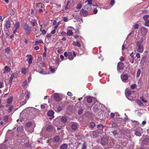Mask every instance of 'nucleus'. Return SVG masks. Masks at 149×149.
<instances>
[{
    "label": "nucleus",
    "instance_id": "nucleus-62",
    "mask_svg": "<svg viewBox=\"0 0 149 149\" xmlns=\"http://www.w3.org/2000/svg\"><path fill=\"white\" fill-rule=\"evenodd\" d=\"M31 122L28 123L26 125V126L27 127H30L31 125Z\"/></svg>",
    "mask_w": 149,
    "mask_h": 149
},
{
    "label": "nucleus",
    "instance_id": "nucleus-61",
    "mask_svg": "<svg viewBox=\"0 0 149 149\" xmlns=\"http://www.w3.org/2000/svg\"><path fill=\"white\" fill-rule=\"evenodd\" d=\"M139 27V26L137 24H136L134 26V29H137Z\"/></svg>",
    "mask_w": 149,
    "mask_h": 149
},
{
    "label": "nucleus",
    "instance_id": "nucleus-47",
    "mask_svg": "<svg viewBox=\"0 0 149 149\" xmlns=\"http://www.w3.org/2000/svg\"><path fill=\"white\" fill-rule=\"evenodd\" d=\"M49 69L50 71L54 73L55 71V69L54 68H53L52 66H50L49 67Z\"/></svg>",
    "mask_w": 149,
    "mask_h": 149
},
{
    "label": "nucleus",
    "instance_id": "nucleus-52",
    "mask_svg": "<svg viewBox=\"0 0 149 149\" xmlns=\"http://www.w3.org/2000/svg\"><path fill=\"white\" fill-rule=\"evenodd\" d=\"M140 99L144 103L147 102V101L146 100H145L143 97H141Z\"/></svg>",
    "mask_w": 149,
    "mask_h": 149
},
{
    "label": "nucleus",
    "instance_id": "nucleus-11",
    "mask_svg": "<svg viewBox=\"0 0 149 149\" xmlns=\"http://www.w3.org/2000/svg\"><path fill=\"white\" fill-rule=\"evenodd\" d=\"M78 126L79 125L77 123H74L71 124L70 128L73 131H75Z\"/></svg>",
    "mask_w": 149,
    "mask_h": 149
},
{
    "label": "nucleus",
    "instance_id": "nucleus-29",
    "mask_svg": "<svg viewBox=\"0 0 149 149\" xmlns=\"http://www.w3.org/2000/svg\"><path fill=\"white\" fill-rule=\"evenodd\" d=\"M61 121L64 123H66L67 121V119L65 117H62L61 119Z\"/></svg>",
    "mask_w": 149,
    "mask_h": 149
},
{
    "label": "nucleus",
    "instance_id": "nucleus-13",
    "mask_svg": "<svg viewBox=\"0 0 149 149\" xmlns=\"http://www.w3.org/2000/svg\"><path fill=\"white\" fill-rule=\"evenodd\" d=\"M147 57V56L146 54H145L143 55V57L141 59L140 63L141 64H142L143 65H144V63L146 61Z\"/></svg>",
    "mask_w": 149,
    "mask_h": 149
},
{
    "label": "nucleus",
    "instance_id": "nucleus-10",
    "mask_svg": "<svg viewBox=\"0 0 149 149\" xmlns=\"http://www.w3.org/2000/svg\"><path fill=\"white\" fill-rule=\"evenodd\" d=\"M26 57L28 58L27 60H28L29 64L30 65L32 63V61L33 58V57L30 54L27 55Z\"/></svg>",
    "mask_w": 149,
    "mask_h": 149
},
{
    "label": "nucleus",
    "instance_id": "nucleus-39",
    "mask_svg": "<svg viewBox=\"0 0 149 149\" xmlns=\"http://www.w3.org/2000/svg\"><path fill=\"white\" fill-rule=\"evenodd\" d=\"M92 99L91 97H88L87 99V101L88 103H91L92 102Z\"/></svg>",
    "mask_w": 149,
    "mask_h": 149
},
{
    "label": "nucleus",
    "instance_id": "nucleus-3",
    "mask_svg": "<svg viewBox=\"0 0 149 149\" xmlns=\"http://www.w3.org/2000/svg\"><path fill=\"white\" fill-rule=\"evenodd\" d=\"M31 24L34 29V31L36 32L38 30V28L37 26L38 25L36 21L35 20H33L31 22Z\"/></svg>",
    "mask_w": 149,
    "mask_h": 149
},
{
    "label": "nucleus",
    "instance_id": "nucleus-32",
    "mask_svg": "<svg viewBox=\"0 0 149 149\" xmlns=\"http://www.w3.org/2000/svg\"><path fill=\"white\" fill-rule=\"evenodd\" d=\"M43 43L42 41L41 40H35V45H36L39 43L42 44Z\"/></svg>",
    "mask_w": 149,
    "mask_h": 149
},
{
    "label": "nucleus",
    "instance_id": "nucleus-57",
    "mask_svg": "<svg viewBox=\"0 0 149 149\" xmlns=\"http://www.w3.org/2000/svg\"><path fill=\"white\" fill-rule=\"evenodd\" d=\"M115 3V1L114 0H111V1L110 4L111 6H113Z\"/></svg>",
    "mask_w": 149,
    "mask_h": 149
},
{
    "label": "nucleus",
    "instance_id": "nucleus-31",
    "mask_svg": "<svg viewBox=\"0 0 149 149\" xmlns=\"http://www.w3.org/2000/svg\"><path fill=\"white\" fill-rule=\"evenodd\" d=\"M20 26V24L19 23V22H17L15 23L14 27L16 29H18Z\"/></svg>",
    "mask_w": 149,
    "mask_h": 149
},
{
    "label": "nucleus",
    "instance_id": "nucleus-58",
    "mask_svg": "<svg viewBox=\"0 0 149 149\" xmlns=\"http://www.w3.org/2000/svg\"><path fill=\"white\" fill-rule=\"evenodd\" d=\"M40 31H42V33L43 35H45L46 33V31L45 30H41V28L40 29Z\"/></svg>",
    "mask_w": 149,
    "mask_h": 149
},
{
    "label": "nucleus",
    "instance_id": "nucleus-5",
    "mask_svg": "<svg viewBox=\"0 0 149 149\" xmlns=\"http://www.w3.org/2000/svg\"><path fill=\"white\" fill-rule=\"evenodd\" d=\"M137 46H138L137 51L140 53H142L143 51V47L141 45V43L138 42L137 43Z\"/></svg>",
    "mask_w": 149,
    "mask_h": 149
},
{
    "label": "nucleus",
    "instance_id": "nucleus-38",
    "mask_svg": "<svg viewBox=\"0 0 149 149\" xmlns=\"http://www.w3.org/2000/svg\"><path fill=\"white\" fill-rule=\"evenodd\" d=\"M141 70H140V69H139L137 70V72L136 75V76L137 77H139L140 75L141 74Z\"/></svg>",
    "mask_w": 149,
    "mask_h": 149
},
{
    "label": "nucleus",
    "instance_id": "nucleus-9",
    "mask_svg": "<svg viewBox=\"0 0 149 149\" xmlns=\"http://www.w3.org/2000/svg\"><path fill=\"white\" fill-rule=\"evenodd\" d=\"M124 68V64L123 63L121 62H119L117 66V69L118 71H119L120 70H122Z\"/></svg>",
    "mask_w": 149,
    "mask_h": 149
},
{
    "label": "nucleus",
    "instance_id": "nucleus-55",
    "mask_svg": "<svg viewBox=\"0 0 149 149\" xmlns=\"http://www.w3.org/2000/svg\"><path fill=\"white\" fill-rule=\"evenodd\" d=\"M136 85L135 84H133L131 85V88L134 89H135Z\"/></svg>",
    "mask_w": 149,
    "mask_h": 149
},
{
    "label": "nucleus",
    "instance_id": "nucleus-56",
    "mask_svg": "<svg viewBox=\"0 0 149 149\" xmlns=\"http://www.w3.org/2000/svg\"><path fill=\"white\" fill-rule=\"evenodd\" d=\"M112 132L114 136L117 134V131L116 130H114V131H112Z\"/></svg>",
    "mask_w": 149,
    "mask_h": 149
},
{
    "label": "nucleus",
    "instance_id": "nucleus-7",
    "mask_svg": "<svg viewBox=\"0 0 149 149\" xmlns=\"http://www.w3.org/2000/svg\"><path fill=\"white\" fill-rule=\"evenodd\" d=\"M124 147V145L120 141L118 142L116 145V149H121L123 148Z\"/></svg>",
    "mask_w": 149,
    "mask_h": 149
},
{
    "label": "nucleus",
    "instance_id": "nucleus-46",
    "mask_svg": "<svg viewBox=\"0 0 149 149\" xmlns=\"http://www.w3.org/2000/svg\"><path fill=\"white\" fill-rule=\"evenodd\" d=\"M5 52L7 53L8 54L10 53V49L9 47H8L7 48L5 49Z\"/></svg>",
    "mask_w": 149,
    "mask_h": 149
},
{
    "label": "nucleus",
    "instance_id": "nucleus-15",
    "mask_svg": "<svg viewBox=\"0 0 149 149\" xmlns=\"http://www.w3.org/2000/svg\"><path fill=\"white\" fill-rule=\"evenodd\" d=\"M91 5H85L84 6V9L89 12L92 9Z\"/></svg>",
    "mask_w": 149,
    "mask_h": 149
},
{
    "label": "nucleus",
    "instance_id": "nucleus-44",
    "mask_svg": "<svg viewBox=\"0 0 149 149\" xmlns=\"http://www.w3.org/2000/svg\"><path fill=\"white\" fill-rule=\"evenodd\" d=\"M86 142H84L82 145V149H86Z\"/></svg>",
    "mask_w": 149,
    "mask_h": 149
},
{
    "label": "nucleus",
    "instance_id": "nucleus-51",
    "mask_svg": "<svg viewBox=\"0 0 149 149\" xmlns=\"http://www.w3.org/2000/svg\"><path fill=\"white\" fill-rule=\"evenodd\" d=\"M27 80H25L23 82L22 85L23 87H24L27 85Z\"/></svg>",
    "mask_w": 149,
    "mask_h": 149
},
{
    "label": "nucleus",
    "instance_id": "nucleus-40",
    "mask_svg": "<svg viewBox=\"0 0 149 149\" xmlns=\"http://www.w3.org/2000/svg\"><path fill=\"white\" fill-rule=\"evenodd\" d=\"M137 104L140 106H143V103L141 102V100H138L136 102Z\"/></svg>",
    "mask_w": 149,
    "mask_h": 149
},
{
    "label": "nucleus",
    "instance_id": "nucleus-26",
    "mask_svg": "<svg viewBox=\"0 0 149 149\" xmlns=\"http://www.w3.org/2000/svg\"><path fill=\"white\" fill-rule=\"evenodd\" d=\"M53 129V127L51 125H49L46 128V130L49 132L51 131Z\"/></svg>",
    "mask_w": 149,
    "mask_h": 149
},
{
    "label": "nucleus",
    "instance_id": "nucleus-8",
    "mask_svg": "<svg viewBox=\"0 0 149 149\" xmlns=\"http://www.w3.org/2000/svg\"><path fill=\"white\" fill-rule=\"evenodd\" d=\"M108 139L105 138H103L101 140L100 143L102 146H107V144H108Z\"/></svg>",
    "mask_w": 149,
    "mask_h": 149
},
{
    "label": "nucleus",
    "instance_id": "nucleus-48",
    "mask_svg": "<svg viewBox=\"0 0 149 149\" xmlns=\"http://www.w3.org/2000/svg\"><path fill=\"white\" fill-rule=\"evenodd\" d=\"M149 17L148 15H146L143 16V18L144 20H146Z\"/></svg>",
    "mask_w": 149,
    "mask_h": 149
},
{
    "label": "nucleus",
    "instance_id": "nucleus-54",
    "mask_svg": "<svg viewBox=\"0 0 149 149\" xmlns=\"http://www.w3.org/2000/svg\"><path fill=\"white\" fill-rule=\"evenodd\" d=\"M62 19L65 22H66L68 21V17H63Z\"/></svg>",
    "mask_w": 149,
    "mask_h": 149
},
{
    "label": "nucleus",
    "instance_id": "nucleus-23",
    "mask_svg": "<svg viewBox=\"0 0 149 149\" xmlns=\"http://www.w3.org/2000/svg\"><path fill=\"white\" fill-rule=\"evenodd\" d=\"M14 73H12L11 74L10 77L9 81V83L10 84V85H11L12 84V80L14 78Z\"/></svg>",
    "mask_w": 149,
    "mask_h": 149
},
{
    "label": "nucleus",
    "instance_id": "nucleus-45",
    "mask_svg": "<svg viewBox=\"0 0 149 149\" xmlns=\"http://www.w3.org/2000/svg\"><path fill=\"white\" fill-rule=\"evenodd\" d=\"M8 116H4L3 118V120L6 123H7L8 121Z\"/></svg>",
    "mask_w": 149,
    "mask_h": 149
},
{
    "label": "nucleus",
    "instance_id": "nucleus-53",
    "mask_svg": "<svg viewBox=\"0 0 149 149\" xmlns=\"http://www.w3.org/2000/svg\"><path fill=\"white\" fill-rule=\"evenodd\" d=\"M135 134L136 136H140L141 135V133L140 132L138 131H136L135 132Z\"/></svg>",
    "mask_w": 149,
    "mask_h": 149
},
{
    "label": "nucleus",
    "instance_id": "nucleus-43",
    "mask_svg": "<svg viewBox=\"0 0 149 149\" xmlns=\"http://www.w3.org/2000/svg\"><path fill=\"white\" fill-rule=\"evenodd\" d=\"M92 0H87L85 2L88 3L86 5H92Z\"/></svg>",
    "mask_w": 149,
    "mask_h": 149
},
{
    "label": "nucleus",
    "instance_id": "nucleus-36",
    "mask_svg": "<svg viewBox=\"0 0 149 149\" xmlns=\"http://www.w3.org/2000/svg\"><path fill=\"white\" fill-rule=\"evenodd\" d=\"M42 4L41 3H38L36 4V6L37 8H42Z\"/></svg>",
    "mask_w": 149,
    "mask_h": 149
},
{
    "label": "nucleus",
    "instance_id": "nucleus-63",
    "mask_svg": "<svg viewBox=\"0 0 149 149\" xmlns=\"http://www.w3.org/2000/svg\"><path fill=\"white\" fill-rule=\"evenodd\" d=\"M57 59L56 60V61L55 62V64L56 65H59V59L58 58H57Z\"/></svg>",
    "mask_w": 149,
    "mask_h": 149
},
{
    "label": "nucleus",
    "instance_id": "nucleus-49",
    "mask_svg": "<svg viewBox=\"0 0 149 149\" xmlns=\"http://www.w3.org/2000/svg\"><path fill=\"white\" fill-rule=\"evenodd\" d=\"M14 108V106L13 105H11L9 107L8 110L9 112H11Z\"/></svg>",
    "mask_w": 149,
    "mask_h": 149
},
{
    "label": "nucleus",
    "instance_id": "nucleus-41",
    "mask_svg": "<svg viewBox=\"0 0 149 149\" xmlns=\"http://www.w3.org/2000/svg\"><path fill=\"white\" fill-rule=\"evenodd\" d=\"M144 25L147 27H149V20L148 19L146 20L145 22Z\"/></svg>",
    "mask_w": 149,
    "mask_h": 149
},
{
    "label": "nucleus",
    "instance_id": "nucleus-6",
    "mask_svg": "<svg viewBox=\"0 0 149 149\" xmlns=\"http://www.w3.org/2000/svg\"><path fill=\"white\" fill-rule=\"evenodd\" d=\"M114 144V140L110 139L108 141V144H107V147L108 148H112Z\"/></svg>",
    "mask_w": 149,
    "mask_h": 149
},
{
    "label": "nucleus",
    "instance_id": "nucleus-35",
    "mask_svg": "<svg viewBox=\"0 0 149 149\" xmlns=\"http://www.w3.org/2000/svg\"><path fill=\"white\" fill-rule=\"evenodd\" d=\"M68 146L66 144H62L60 147L61 149H66L67 148Z\"/></svg>",
    "mask_w": 149,
    "mask_h": 149
},
{
    "label": "nucleus",
    "instance_id": "nucleus-64",
    "mask_svg": "<svg viewBox=\"0 0 149 149\" xmlns=\"http://www.w3.org/2000/svg\"><path fill=\"white\" fill-rule=\"evenodd\" d=\"M67 94L69 96L71 97L72 96V93L70 92H67Z\"/></svg>",
    "mask_w": 149,
    "mask_h": 149
},
{
    "label": "nucleus",
    "instance_id": "nucleus-42",
    "mask_svg": "<svg viewBox=\"0 0 149 149\" xmlns=\"http://www.w3.org/2000/svg\"><path fill=\"white\" fill-rule=\"evenodd\" d=\"M21 72L23 74H25L27 72L26 69L25 68H22V69Z\"/></svg>",
    "mask_w": 149,
    "mask_h": 149
},
{
    "label": "nucleus",
    "instance_id": "nucleus-16",
    "mask_svg": "<svg viewBox=\"0 0 149 149\" xmlns=\"http://www.w3.org/2000/svg\"><path fill=\"white\" fill-rule=\"evenodd\" d=\"M121 77L122 80L123 81L125 82L127 80L128 78V77L127 74H124L123 75H121Z\"/></svg>",
    "mask_w": 149,
    "mask_h": 149
},
{
    "label": "nucleus",
    "instance_id": "nucleus-4",
    "mask_svg": "<svg viewBox=\"0 0 149 149\" xmlns=\"http://www.w3.org/2000/svg\"><path fill=\"white\" fill-rule=\"evenodd\" d=\"M39 110L35 108H31L29 110V112L30 114L36 115L39 111Z\"/></svg>",
    "mask_w": 149,
    "mask_h": 149
},
{
    "label": "nucleus",
    "instance_id": "nucleus-19",
    "mask_svg": "<svg viewBox=\"0 0 149 149\" xmlns=\"http://www.w3.org/2000/svg\"><path fill=\"white\" fill-rule=\"evenodd\" d=\"M54 113V111L52 110H49L48 111L47 113V115L49 116H52L53 118H54V117L53 115Z\"/></svg>",
    "mask_w": 149,
    "mask_h": 149
},
{
    "label": "nucleus",
    "instance_id": "nucleus-17",
    "mask_svg": "<svg viewBox=\"0 0 149 149\" xmlns=\"http://www.w3.org/2000/svg\"><path fill=\"white\" fill-rule=\"evenodd\" d=\"M92 134L94 137H97L99 134V132L98 130L93 131L92 132Z\"/></svg>",
    "mask_w": 149,
    "mask_h": 149
},
{
    "label": "nucleus",
    "instance_id": "nucleus-12",
    "mask_svg": "<svg viewBox=\"0 0 149 149\" xmlns=\"http://www.w3.org/2000/svg\"><path fill=\"white\" fill-rule=\"evenodd\" d=\"M81 14L84 17L87 16L88 15H89V12L86 10H84L82 9L81 10Z\"/></svg>",
    "mask_w": 149,
    "mask_h": 149
},
{
    "label": "nucleus",
    "instance_id": "nucleus-50",
    "mask_svg": "<svg viewBox=\"0 0 149 149\" xmlns=\"http://www.w3.org/2000/svg\"><path fill=\"white\" fill-rule=\"evenodd\" d=\"M82 5L81 4L79 3L77 4L76 8L77 9H80L81 8Z\"/></svg>",
    "mask_w": 149,
    "mask_h": 149
},
{
    "label": "nucleus",
    "instance_id": "nucleus-25",
    "mask_svg": "<svg viewBox=\"0 0 149 149\" xmlns=\"http://www.w3.org/2000/svg\"><path fill=\"white\" fill-rule=\"evenodd\" d=\"M60 140V138L58 136H56L54 139V142H58Z\"/></svg>",
    "mask_w": 149,
    "mask_h": 149
},
{
    "label": "nucleus",
    "instance_id": "nucleus-24",
    "mask_svg": "<svg viewBox=\"0 0 149 149\" xmlns=\"http://www.w3.org/2000/svg\"><path fill=\"white\" fill-rule=\"evenodd\" d=\"M24 130V129L22 126H20L17 127V132H22Z\"/></svg>",
    "mask_w": 149,
    "mask_h": 149
},
{
    "label": "nucleus",
    "instance_id": "nucleus-14",
    "mask_svg": "<svg viewBox=\"0 0 149 149\" xmlns=\"http://www.w3.org/2000/svg\"><path fill=\"white\" fill-rule=\"evenodd\" d=\"M53 95L54 99L57 102H59L61 100V99L60 97L58 94L55 93Z\"/></svg>",
    "mask_w": 149,
    "mask_h": 149
},
{
    "label": "nucleus",
    "instance_id": "nucleus-28",
    "mask_svg": "<svg viewBox=\"0 0 149 149\" xmlns=\"http://www.w3.org/2000/svg\"><path fill=\"white\" fill-rule=\"evenodd\" d=\"M66 34L68 36H71L72 35L73 33L72 31L69 29L68 30L67 32L66 33Z\"/></svg>",
    "mask_w": 149,
    "mask_h": 149
},
{
    "label": "nucleus",
    "instance_id": "nucleus-33",
    "mask_svg": "<svg viewBox=\"0 0 149 149\" xmlns=\"http://www.w3.org/2000/svg\"><path fill=\"white\" fill-rule=\"evenodd\" d=\"M13 99V97H10L8 98L7 101V102L8 104H10L12 102Z\"/></svg>",
    "mask_w": 149,
    "mask_h": 149
},
{
    "label": "nucleus",
    "instance_id": "nucleus-59",
    "mask_svg": "<svg viewBox=\"0 0 149 149\" xmlns=\"http://www.w3.org/2000/svg\"><path fill=\"white\" fill-rule=\"evenodd\" d=\"M115 114L113 113H112L110 115V117L111 118H113L114 117Z\"/></svg>",
    "mask_w": 149,
    "mask_h": 149
},
{
    "label": "nucleus",
    "instance_id": "nucleus-18",
    "mask_svg": "<svg viewBox=\"0 0 149 149\" xmlns=\"http://www.w3.org/2000/svg\"><path fill=\"white\" fill-rule=\"evenodd\" d=\"M5 27L6 29H8L11 27V24L9 20L6 21L5 24Z\"/></svg>",
    "mask_w": 149,
    "mask_h": 149
},
{
    "label": "nucleus",
    "instance_id": "nucleus-34",
    "mask_svg": "<svg viewBox=\"0 0 149 149\" xmlns=\"http://www.w3.org/2000/svg\"><path fill=\"white\" fill-rule=\"evenodd\" d=\"M97 128H99L100 129L102 130L104 127V126L102 124H100L97 125Z\"/></svg>",
    "mask_w": 149,
    "mask_h": 149
},
{
    "label": "nucleus",
    "instance_id": "nucleus-20",
    "mask_svg": "<svg viewBox=\"0 0 149 149\" xmlns=\"http://www.w3.org/2000/svg\"><path fill=\"white\" fill-rule=\"evenodd\" d=\"M68 58L70 60H72L74 59V57L72 52H68Z\"/></svg>",
    "mask_w": 149,
    "mask_h": 149
},
{
    "label": "nucleus",
    "instance_id": "nucleus-37",
    "mask_svg": "<svg viewBox=\"0 0 149 149\" xmlns=\"http://www.w3.org/2000/svg\"><path fill=\"white\" fill-rule=\"evenodd\" d=\"M6 145L3 143L0 144V149H6Z\"/></svg>",
    "mask_w": 149,
    "mask_h": 149
},
{
    "label": "nucleus",
    "instance_id": "nucleus-1",
    "mask_svg": "<svg viewBox=\"0 0 149 149\" xmlns=\"http://www.w3.org/2000/svg\"><path fill=\"white\" fill-rule=\"evenodd\" d=\"M135 92L131 89H127L125 91V95L129 100H132L136 96Z\"/></svg>",
    "mask_w": 149,
    "mask_h": 149
},
{
    "label": "nucleus",
    "instance_id": "nucleus-60",
    "mask_svg": "<svg viewBox=\"0 0 149 149\" xmlns=\"http://www.w3.org/2000/svg\"><path fill=\"white\" fill-rule=\"evenodd\" d=\"M91 127L92 128H93L95 126V124L94 123H91L90 124Z\"/></svg>",
    "mask_w": 149,
    "mask_h": 149
},
{
    "label": "nucleus",
    "instance_id": "nucleus-2",
    "mask_svg": "<svg viewBox=\"0 0 149 149\" xmlns=\"http://www.w3.org/2000/svg\"><path fill=\"white\" fill-rule=\"evenodd\" d=\"M23 29L25 31V33L27 34L31 33L32 31V28L28 25L27 23H25L24 25Z\"/></svg>",
    "mask_w": 149,
    "mask_h": 149
},
{
    "label": "nucleus",
    "instance_id": "nucleus-30",
    "mask_svg": "<svg viewBox=\"0 0 149 149\" xmlns=\"http://www.w3.org/2000/svg\"><path fill=\"white\" fill-rule=\"evenodd\" d=\"M10 70V68L7 66H5L4 68V71L5 72H9Z\"/></svg>",
    "mask_w": 149,
    "mask_h": 149
},
{
    "label": "nucleus",
    "instance_id": "nucleus-21",
    "mask_svg": "<svg viewBox=\"0 0 149 149\" xmlns=\"http://www.w3.org/2000/svg\"><path fill=\"white\" fill-rule=\"evenodd\" d=\"M141 30L144 34H146L148 32V29L144 27H142Z\"/></svg>",
    "mask_w": 149,
    "mask_h": 149
},
{
    "label": "nucleus",
    "instance_id": "nucleus-22",
    "mask_svg": "<svg viewBox=\"0 0 149 149\" xmlns=\"http://www.w3.org/2000/svg\"><path fill=\"white\" fill-rule=\"evenodd\" d=\"M73 45L75 46H77L78 47H80L81 46V45L79 41H77L76 42L75 41H73Z\"/></svg>",
    "mask_w": 149,
    "mask_h": 149
},
{
    "label": "nucleus",
    "instance_id": "nucleus-27",
    "mask_svg": "<svg viewBox=\"0 0 149 149\" xmlns=\"http://www.w3.org/2000/svg\"><path fill=\"white\" fill-rule=\"evenodd\" d=\"M149 143V139L146 138L143 141V143L144 144H147Z\"/></svg>",
    "mask_w": 149,
    "mask_h": 149
}]
</instances>
